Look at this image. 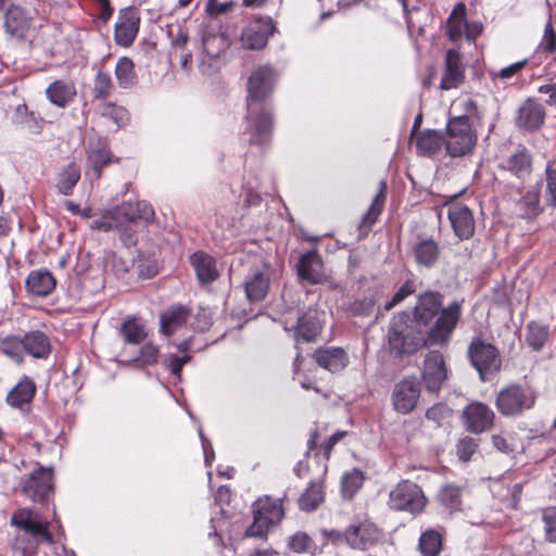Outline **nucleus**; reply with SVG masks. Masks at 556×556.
Listing matches in <instances>:
<instances>
[{
    "label": "nucleus",
    "mask_w": 556,
    "mask_h": 556,
    "mask_svg": "<svg viewBox=\"0 0 556 556\" xmlns=\"http://www.w3.org/2000/svg\"><path fill=\"white\" fill-rule=\"evenodd\" d=\"M464 300H454L434 324L425 327L407 312L395 314L388 329L390 353L403 357L412 355L424 346L447 345L463 315Z\"/></svg>",
    "instance_id": "f257e3e1"
},
{
    "label": "nucleus",
    "mask_w": 556,
    "mask_h": 556,
    "mask_svg": "<svg viewBox=\"0 0 556 556\" xmlns=\"http://www.w3.org/2000/svg\"><path fill=\"white\" fill-rule=\"evenodd\" d=\"M276 84L275 71L267 65L257 67L248 81L247 118L250 144H266L271 137L274 127L273 108L265 102L273 93Z\"/></svg>",
    "instance_id": "f03ea898"
},
{
    "label": "nucleus",
    "mask_w": 556,
    "mask_h": 556,
    "mask_svg": "<svg viewBox=\"0 0 556 556\" xmlns=\"http://www.w3.org/2000/svg\"><path fill=\"white\" fill-rule=\"evenodd\" d=\"M51 353L52 343L49 336L38 329L0 338V354L17 366L25 363V355L47 359Z\"/></svg>",
    "instance_id": "7ed1b4c3"
},
{
    "label": "nucleus",
    "mask_w": 556,
    "mask_h": 556,
    "mask_svg": "<svg viewBox=\"0 0 556 556\" xmlns=\"http://www.w3.org/2000/svg\"><path fill=\"white\" fill-rule=\"evenodd\" d=\"M539 391L528 381L509 382L495 395L494 405L498 414L506 418H517L536 405Z\"/></svg>",
    "instance_id": "20e7f679"
},
{
    "label": "nucleus",
    "mask_w": 556,
    "mask_h": 556,
    "mask_svg": "<svg viewBox=\"0 0 556 556\" xmlns=\"http://www.w3.org/2000/svg\"><path fill=\"white\" fill-rule=\"evenodd\" d=\"M285 496L274 498L269 495L260 496L252 504L253 522L245 530V536L267 538L269 530L281 523L286 516Z\"/></svg>",
    "instance_id": "39448f33"
},
{
    "label": "nucleus",
    "mask_w": 556,
    "mask_h": 556,
    "mask_svg": "<svg viewBox=\"0 0 556 556\" xmlns=\"http://www.w3.org/2000/svg\"><path fill=\"white\" fill-rule=\"evenodd\" d=\"M428 498L422 488L409 479L399 481L390 491L388 506L393 511L417 516L425 511Z\"/></svg>",
    "instance_id": "423d86ee"
},
{
    "label": "nucleus",
    "mask_w": 556,
    "mask_h": 556,
    "mask_svg": "<svg viewBox=\"0 0 556 556\" xmlns=\"http://www.w3.org/2000/svg\"><path fill=\"white\" fill-rule=\"evenodd\" d=\"M476 142L477 135L467 115L456 116L448 121L444 147L450 156L460 157L471 153Z\"/></svg>",
    "instance_id": "0eeeda50"
},
{
    "label": "nucleus",
    "mask_w": 556,
    "mask_h": 556,
    "mask_svg": "<svg viewBox=\"0 0 556 556\" xmlns=\"http://www.w3.org/2000/svg\"><path fill=\"white\" fill-rule=\"evenodd\" d=\"M84 218H92L90 222V229L98 231H110L112 229L126 228L131 223H137L139 219H144L146 223L154 217L155 211H101V215L97 217L91 214L92 211H74Z\"/></svg>",
    "instance_id": "6e6552de"
},
{
    "label": "nucleus",
    "mask_w": 556,
    "mask_h": 556,
    "mask_svg": "<svg viewBox=\"0 0 556 556\" xmlns=\"http://www.w3.org/2000/svg\"><path fill=\"white\" fill-rule=\"evenodd\" d=\"M467 354L471 366L478 371L482 381L489 380L501 370L502 358L498 349L483 341L481 337L472 338Z\"/></svg>",
    "instance_id": "1a4fd4ad"
},
{
    "label": "nucleus",
    "mask_w": 556,
    "mask_h": 556,
    "mask_svg": "<svg viewBox=\"0 0 556 556\" xmlns=\"http://www.w3.org/2000/svg\"><path fill=\"white\" fill-rule=\"evenodd\" d=\"M53 478L52 467L35 463L31 472L21 478V493L35 503H45L54 492Z\"/></svg>",
    "instance_id": "9d476101"
},
{
    "label": "nucleus",
    "mask_w": 556,
    "mask_h": 556,
    "mask_svg": "<svg viewBox=\"0 0 556 556\" xmlns=\"http://www.w3.org/2000/svg\"><path fill=\"white\" fill-rule=\"evenodd\" d=\"M11 525L29 538V548H36L42 543L53 544V534L49 523L41 521L38 514L29 508H20L12 514Z\"/></svg>",
    "instance_id": "9b49d317"
},
{
    "label": "nucleus",
    "mask_w": 556,
    "mask_h": 556,
    "mask_svg": "<svg viewBox=\"0 0 556 556\" xmlns=\"http://www.w3.org/2000/svg\"><path fill=\"white\" fill-rule=\"evenodd\" d=\"M450 369L442 352L429 351L422 361L420 379L429 393L439 394L448 380Z\"/></svg>",
    "instance_id": "f8f14e48"
},
{
    "label": "nucleus",
    "mask_w": 556,
    "mask_h": 556,
    "mask_svg": "<svg viewBox=\"0 0 556 556\" xmlns=\"http://www.w3.org/2000/svg\"><path fill=\"white\" fill-rule=\"evenodd\" d=\"M421 396V382L415 375L399 380L391 392L392 408L401 415H408L418 406Z\"/></svg>",
    "instance_id": "ddd939ff"
},
{
    "label": "nucleus",
    "mask_w": 556,
    "mask_h": 556,
    "mask_svg": "<svg viewBox=\"0 0 556 556\" xmlns=\"http://www.w3.org/2000/svg\"><path fill=\"white\" fill-rule=\"evenodd\" d=\"M383 539V531L375 522L364 519L345 528V544L356 551H368Z\"/></svg>",
    "instance_id": "4468645a"
},
{
    "label": "nucleus",
    "mask_w": 556,
    "mask_h": 556,
    "mask_svg": "<svg viewBox=\"0 0 556 556\" xmlns=\"http://www.w3.org/2000/svg\"><path fill=\"white\" fill-rule=\"evenodd\" d=\"M444 295L434 290H427L417 296L412 315L425 328H430L446 309L443 307Z\"/></svg>",
    "instance_id": "2eb2a0df"
},
{
    "label": "nucleus",
    "mask_w": 556,
    "mask_h": 556,
    "mask_svg": "<svg viewBox=\"0 0 556 556\" xmlns=\"http://www.w3.org/2000/svg\"><path fill=\"white\" fill-rule=\"evenodd\" d=\"M495 413L483 402L469 403L460 415L465 429L471 433L480 434L491 430L495 421Z\"/></svg>",
    "instance_id": "dca6fc26"
},
{
    "label": "nucleus",
    "mask_w": 556,
    "mask_h": 556,
    "mask_svg": "<svg viewBox=\"0 0 556 556\" xmlns=\"http://www.w3.org/2000/svg\"><path fill=\"white\" fill-rule=\"evenodd\" d=\"M465 80V65L458 50L450 49L445 53L444 72L440 81L442 90L458 88Z\"/></svg>",
    "instance_id": "f3484780"
},
{
    "label": "nucleus",
    "mask_w": 556,
    "mask_h": 556,
    "mask_svg": "<svg viewBox=\"0 0 556 556\" xmlns=\"http://www.w3.org/2000/svg\"><path fill=\"white\" fill-rule=\"evenodd\" d=\"M296 273L301 280L309 285H319L324 281V262L317 249L301 255L296 264Z\"/></svg>",
    "instance_id": "a211bd4d"
},
{
    "label": "nucleus",
    "mask_w": 556,
    "mask_h": 556,
    "mask_svg": "<svg viewBox=\"0 0 556 556\" xmlns=\"http://www.w3.org/2000/svg\"><path fill=\"white\" fill-rule=\"evenodd\" d=\"M275 31L271 18L260 20L248 25L241 34L242 46L251 50H260L266 46L268 37Z\"/></svg>",
    "instance_id": "6ab92c4d"
},
{
    "label": "nucleus",
    "mask_w": 556,
    "mask_h": 556,
    "mask_svg": "<svg viewBox=\"0 0 556 556\" xmlns=\"http://www.w3.org/2000/svg\"><path fill=\"white\" fill-rule=\"evenodd\" d=\"M323 323L315 308H307L303 312L293 327V336L296 342H314L321 333Z\"/></svg>",
    "instance_id": "aec40b11"
},
{
    "label": "nucleus",
    "mask_w": 556,
    "mask_h": 556,
    "mask_svg": "<svg viewBox=\"0 0 556 556\" xmlns=\"http://www.w3.org/2000/svg\"><path fill=\"white\" fill-rule=\"evenodd\" d=\"M197 280L200 286H207L219 278L216 260L204 251H195L189 256Z\"/></svg>",
    "instance_id": "412c9836"
},
{
    "label": "nucleus",
    "mask_w": 556,
    "mask_h": 556,
    "mask_svg": "<svg viewBox=\"0 0 556 556\" xmlns=\"http://www.w3.org/2000/svg\"><path fill=\"white\" fill-rule=\"evenodd\" d=\"M270 286L269 268H253L244 280V291L250 302L263 301Z\"/></svg>",
    "instance_id": "4be33fe9"
},
{
    "label": "nucleus",
    "mask_w": 556,
    "mask_h": 556,
    "mask_svg": "<svg viewBox=\"0 0 556 556\" xmlns=\"http://www.w3.org/2000/svg\"><path fill=\"white\" fill-rule=\"evenodd\" d=\"M312 357L319 367L330 372H338L349 364L348 353L344 349L338 346L318 348L314 351Z\"/></svg>",
    "instance_id": "5701e85b"
},
{
    "label": "nucleus",
    "mask_w": 556,
    "mask_h": 556,
    "mask_svg": "<svg viewBox=\"0 0 556 556\" xmlns=\"http://www.w3.org/2000/svg\"><path fill=\"white\" fill-rule=\"evenodd\" d=\"M465 486L455 482L442 484L437 494V503L448 514L454 515L464 509Z\"/></svg>",
    "instance_id": "b1692460"
},
{
    "label": "nucleus",
    "mask_w": 556,
    "mask_h": 556,
    "mask_svg": "<svg viewBox=\"0 0 556 556\" xmlns=\"http://www.w3.org/2000/svg\"><path fill=\"white\" fill-rule=\"evenodd\" d=\"M545 118L544 108L532 99L526 100L518 110L516 124L526 130L539 129Z\"/></svg>",
    "instance_id": "393cba45"
},
{
    "label": "nucleus",
    "mask_w": 556,
    "mask_h": 556,
    "mask_svg": "<svg viewBox=\"0 0 556 556\" xmlns=\"http://www.w3.org/2000/svg\"><path fill=\"white\" fill-rule=\"evenodd\" d=\"M31 26V17L20 5L12 4L4 15V27L12 37L24 38Z\"/></svg>",
    "instance_id": "a878e982"
},
{
    "label": "nucleus",
    "mask_w": 556,
    "mask_h": 556,
    "mask_svg": "<svg viewBox=\"0 0 556 556\" xmlns=\"http://www.w3.org/2000/svg\"><path fill=\"white\" fill-rule=\"evenodd\" d=\"M191 313L192 309L182 304L169 306L160 315L161 331L167 337L173 336L178 328L187 324Z\"/></svg>",
    "instance_id": "bb28decb"
},
{
    "label": "nucleus",
    "mask_w": 556,
    "mask_h": 556,
    "mask_svg": "<svg viewBox=\"0 0 556 556\" xmlns=\"http://www.w3.org/2000/svg\"><path fill=\"white\" fill-rule=\"evenodd\" d=\"M418 266L432 268L441 256V247L433 238H420L412 248Z\"/></svg>",
    "instance_id": "cd10ccee"
},
{
    "label": "nucleus",
    "mask_w": 556,
    "mask_h": 556,
    "mask_svg": "<svg viewBox=\"0 0 556 556\" xmlns=\"http://www.w3.org/2000/svg\"><path fill=\"white\" fill-rule=\"evenodd\" d=\"M35 381L24 375L18 382L8 392L5 402L13 408L22 409L26 404H29L36 394Z\"/></svg>",
    "instance_id": "c85d7f7f"
},
{
    "label": "nucleus",
    "mask_w": 556,
    "mask_h": 556,
    "mask_svg": "<svg viewBox=\"0 0 556 556\" xmlns=\"http://www.w3.org/2000/svg\"><path fill=\"white\" fill-rule=\"evenodd\" d=\"M445 528H428L420 533L418 540V551L421 556H440L443 551Z\"/></svg>",
    "instance_id": "c756f323"
},
{
    "label": "nucleus",
    "mask_w": 556,
    "mask_h": 556,
    "mask_svg": "<svg viewBox=\"0 0 556 556\" xmlns=\"http://www.w3.org/2000/svg\"><path fill=\"white\" fill-rule=\"evenodd\" d=\"M26 290L36 296H47L56 287V279L48 269L31 270L25 281Z\"/></svg>",
    "instance_id": "7c9ffc66"
},
{
    "label": "nucleus",
    "mask_w": 556,
    "mask_h": 556,
    "mask_svg": "<svg viewBox=\"0 0 556 556\" xmlns=\"http://www.w3.org/2000/svg\"><path fill=\"white\" fill-rule=\"evenodd\" d=\"M139 17L131 10L125 11L119 15L115 25V40L118 45L130 46L139 30Z\"/></svg>",
    "instance_id": "2f4dec72"
},
{
    "label": "nucleus",
    "mask_w": 556,
    "mask_h": 556,
    "mask_svg": "<svg viewBox=\"0 0 556 556\" xmlns=\"http://www.w3.org/2000/svg\"><path fill=\"white\" fill-rule=\"evenodd\" d=\"M348 434L346 431L340 430L333 433L325 443L318 445V440L320 438V433L318 428H314L309 432V438L307 440V451L305 453V458H308L312 452H315V456L323 454L326 460H329L331 457V453L333 447L338 442H340Z\"/></svg>",
    "instance_id": "473e14b6"
},
{
    "label": "nucleus",
    "mask_w": 556,
    "mask_h": 556,
    "mask_svg": "<svg viewBox=\"0 0 556 556\" xmlns=\"http://www.w3.org/2000/svg\"><path fill=\"white\" fill-rule=\"evenodd\" d=\"M418 154L432 156L441 151L444 146V137L438 130L426 129L416 135L413 139Z\"/></svg>",
    "instance_id": "72a5a7b5"
},
{
    "label": "nucleus",
    "mask_w": 556,
    "mask_h": 556,
    "mask_svg": "<svg viewBox=\"0 0 556 556\" xmlns=\"http://www.w3.org/2000/svg\"><path fill=\"white\" fill-rule=\"evenodd\" d=\"M325 501L324 480L312 481L300 495L298 505L300 510L311 513L316 510Z\"/></svg>",
    "instance_id": "f704fd0d"
},
{
    "label": "nucleus",
    "mask_w": 556,
    "mask_h": 556,
    "mask_svg": "<svg viewBox=\"0 0 556 556\" xmlns=\"http://www.w3.org/2000/svg\"><path fill=\"white\" fill-rule=\"evenodd\" d=\"M47 98L59 108H65L76 96L75 85L71 81L55 80L46 89Z\"/></svg>",
    "instance_id": "c9c22d12"
},
{
    "label": "nucleus",
    "mask_w": 556,
    "mask_h": 556,
    "mask_svg": "<svg viewBox=\"0 0 556 556\" xmlns=\"http://www.w3.org/2000/svg\"><path fill=\"white\" fill-rule=\"evenodd\" d=\"M448 219L455 235L460 239H469L475 232V219L471 211H448Z\"/></svg>",
    "instance_id": "e433bc0d"
},
{
    "label": "nucleus",
    "mask_w": 556,
    "mask_h": 556,
    "mask_svg": "<svg viewBox=\"0 0 556 556\" xmlns=\"http://www.w3.org/2000/svg\"><path fill=\"white\" fill-rule=\"evenodd\" d=\"M112 160L113 156L111 151L101 141L89 146L88 164L92 168L96 178L99 179L101 177L102 168L109 165Z\"/></svg>",
    "instance_id": "4c0bfd02"
},
{
    "label": "nucleus",
    "mask_w": 556,
    "mask_h": 556,
    "mask_svg": "<svg viewBox=\"0 0 556 556\" xmlns=\"http://www.w3.org/2000/svg\"><path fill=\"white\" fill-rule=\"evenodd\" d=\"M287 548L294 554L316 556L319 553L315 540L304 531H296L288 538Z\"/></svg>",
    "instance_id": "58836bf2"
},
{
    "label": "nucleus",
    "mask_w": 556,
    "mask_h": 556,
    "mask_svg": "<svg viewBox=\"0 0 556 556\" xmlns=\"http://www.w3.org/2000/svg\"><path fill=\"white\" fill-rule=\"evenodd\" d=\"M549 338V327L539 321H530L526 327V342L535 352L541 351Z\"/></svg>",
    "instance_id": "ea45409f"
},
{
    "label": "nucleus",
    "mask_w": 556,
    "mask_h": 556,
    "mask_svg": "<svg viewBox=\"0 0 556 556\" xmlns=\"http://www.w3.org/2000/svg\"><path fill=\"white\" fill-rule=\"evenodd\" d=\"M115 76L122 88L134 87L137 84L134 62L127 56L121 58L115 66Z\"/></svg>",
    "instance_id": "a19ab883"
},
{
    "label": "nucleus",
    "mask_w": 556,
    "mask_h": 556,
    "mask_svg": "<svg viewBox=\"0 0 556 556\" xmlns=\"http://www.w3.org/2000/svg\"><path fill=\"white\" fill-rule=\"evenodd\" d=\"M364 480V473L359 469L354 468L353 470L344 473L341 479V493L343 498L352 500L362 489Z\"/></svg>",
    "instance_id": "79ce46f5"
},
{
    "label": "nucleus",
    "mask_w": 556,
    "mask_h": 556,
    "mask_svg": "<svg viewBox=\"0 0 556 556\" xmlns=\"http://www.w3.org/2000/svg\"><path fill=\"white\" fill-rule=\"evenodd\" d=\"M504 167L519 178H523L531 172V159L525 151H517L510 155Z\"/></svg>",
    "instance_id": "37998d69"
},
{
    "label": "nucleus",
    "mask_w": 556,
    "mask_h": 556,
    "mask_svg": "<svg viewBox=\"0 0 556 556\" xmlns=\"http://www.w3.org/2000/svg\"><path fill=\"white\" fill-rule=\"evenodd\" d=\"M465 12V4L459 2L458 4L455 5L454 10L452 11L451 15L447 18L446 28L448 37L452 40H457L463 35V27L466 24Z\"/></svg>",
    "instance_id": "c03bdc74"
},
{
    "label": "nucleus",
    "mask_w": 556,
    "mask_h": 556,
    "mask_svg": "<svg viewBox=\"0 0 556 556\" xmlns=\"http://www.w3.org/2000/svg\"><path fill=\"white\" fill-rule=\"evenodd\" d=\"M99 112L102 117L113 121L117 128L124 127L129 122L128 111L124 106L116 105L113 102L101 104Z\"/></svg>",
    "instance_id": "a18cd8bd"
},
{
    "label": "nucleus",
    "mask_w": 556,
    "mask_h": 556,
    "mask_svg": "<svg viewBox=\"0 0 556 556\" xmlns=\"http://www.w3.org/2000/svg\"><path fill=\"white\" fill-rule=\"evenodd\" d=\"M121 334L124 341L130 344H139L147 337L144 327L136 318H128L123 323Z\"/></svg>",
    "instance_id": "49530a36"
},
{
    "label": "nucleus",
    "mask_w": 556,
    "mask_h": 556,
    "mask_svg": "<svg viewBox=\"0 0 556 556\" xmlns=\"http://www.w3.org/2000/svg\"><path fill=\"white\" fill-rule=\"evenodd\" d=\"M114 90V84L109 73L98 71L92 87L93 98L97 100L108 99Z\"/></svg>",
    "instance_id": "de8ad7c7"
},
{
    "label": "nucleus",
    "mask_w": 556,
    "mask_h": 556,
    "mask_svg": "<svg viewBox=\"0 0 556 556\" xmlns=\"http://www.w3.org/2000/svg\"><path fill=\"white\" fill-rule=\"evenodd\" d=\"M80 178V170L74 163L68 164L60 174L58 188L61 193L68 194Z\"/></svg>",
    "instance_id": "09e8293b"
},
{
    "label": "nucleus",
    "mask_w": 556,
    "mask_h": 556,
    "mask_svg": "<svg viewBox=\"0 0 556 556\" xmlns=\"http://www.w3.org/2000/svg\"><path fill=\"white\" fill-rule=\"evenodd\" d=\"M160 351L151 342L144 343L139 351V355L132 359V363L140 368L153 366L159 362Z\"/></svg>",
    "instance_id": "8fccbe9b"
},
{
    "label": "nucleus",
    "mask_w": 556,
    "mask_h": 556,
    "mask_svg": "<svg viewBox=\"0 0 556 556\" xmlns=\"http://www.w3.org/2000/svg\"><path fill=\"white\" fill-rule=\"evenodd\" d=\"M203 51L210 58L216 59L227 47L226 38L223 35H207L203 37Z\"/></svg>",
    "instance_id": "3c124183"
},
{
    "label": "nucleus",
    "mask_w": 556,
    "mask_h": 556,
    "mask_svg": "<svg viewBox=\"0 0 556 556\" xmlns=\"http://www.w3.org/2000/svg\"><path fill=\"white\" fill-rule=\"evenodd\" d=\"M134 266L142 279H150L159 274V264L154 257L141 255L135 261Z\"/></svg>",
    "instance_id": "603ef678"
},
{
    "label": "nucleus",
    "mask_w": 556,
    "mask_h": 556,
    "mask_svg": "<svg viewBox=\"0 0 556 556\" xmlns=\"http://www.w3.org/2000/svg\"><path fill=\"white\" fill-rule=\"evenodd\" d=\"M192 359L190 354L178 356L176 354H167L163 361L164 366L175 376L178 380L181 379L184 366Z\"/></svg>",
    "instance_id": "864d4df0"
},
{
    "label": "nucleus",
    "mask_w": 556,
    "mask_h": 556,
    "mask_svg": "<svg viewBox=\"0 0 556 556\" xmlns=\"http://www.w3.org/2000/svg\"><path fill=\"white\" fill-rule=\"evenodd\" d=\"M542 521L544 525L545 540L556 543V507L549 506L543 509Z\"/></svg>",
    "instance_id": "5fc2aeb1"
},
{
    "label": "nucleus",
    "mask_w": 556,
    "mask_h": 556,
    "mask_svg": "<svg viewBox=\"0 0 556 556\" xmlns=\"http://www.w3.org/2000/svg\"><path fill=\"white\" fill-rule=\"evenodd\" d=\"M416 292V285L413 280H406L399 290L393 294L392 299L384 304L386 311H391L396 305L402 303L406 298Z\"/></svg>",
    "instance_id": "6e6d98bb"
},
{
    "label": "nucleus",
    "mask_w": 556,
    "mask_h": 556,
    "mask_svg": "<svg viewBox=\"0 0 556 556\" xmlns=\"http://www.w3.org/2000/svg\"><path fill=\"white\" fill-rule=\"evenodd\" d=\"M479 446L478 440L471 437H464L459 439L456 444L457 456L462 462H468L472 455L476 453Z\"/></svg>",
    "instance_id": "4d7b16f0"
},
{
    "label": "nucleus",
    "mask_w": 556,
    "mask_h": 556,
    "mask_svg": "<svg viewBox=\"0 0 556 556\" xmlns=\"http://www.w3.org/2000/svg\"><path fill=\"white\" fill-rule=\"evenodd\" d=\"M546 191L545 202L546 205L556 206V167L553 168L551 165L546 167Z\"/></svg>",
    "instance_id": "13d9d810"
},
{
    "label": "nucleus",
    "mask_w": 556,
    "mask_h": 556,
    "mask_svg": "<svg viewBox=\"0 0 556 556\" xmlns=\"http://www.w3.org/2000/svg\"><path fill=\"white\" fill-rule=\"evenodd\" d=\"M374 306L375 300L371 296H365L354 301L350 306V311L354 316L366 317L372 313Z\"/></svg>",
    "instance_id": "bf43d9fd"
},
{
    "label": "nucleus",
    "mask_w": 556,
    "mask_h": 556,
    "mask_svg": "<svg viewBox=\"0 0 556 556\" xmlns=\"http://www.w3.org/2000/svg\"><path fill=\"white\" fill-rule=\"evenodd\" d=\"M168 36L170 38L172 48L182 49L188 42V33L180 26L173 27L168 30Z\"/></svg>",
    "instance_id": "052dcab7"
},
{
    "label": "nucleus",
    "mask_w": 556,
    "mask_h": 556,
    "mask_svg": "<svg viewBox=\"0 0 556 556\" xmlns=\"http://www.w3.org/2000/svg\"><path fill=\"white\" fill-rule=\"evenodd\" d=\"M541 49L549 53L556 51V31L554 30L551 22L545 26Z\"/></svg>",
    "instance_id": "680f3d73"
},
{
    "label": "nucleus",
    "mask_w": 556,
    "mask_h": 556,
    "mask_svg": "<svg viewBox=\"0 0 556 556\" xmlns=\"http://www.w3.org/2000/svg\"><path fill=\"white\" fill-rule=\"evenodd\" d=\"M448 416V408L445 404L437 403L426 412V417L429 420L440 422Z\"/></svg>",
    "instance_id": "e2e57ef3"
},
{
    "label": "nucleus",
    "mask_w": 556,
    "mask_h": 556,
    "mask_svg": "<svg viewBox=\"0 0 556 556\" xmlns=\"http://www.w3.org/2000/svg\"><path fill=\"white\" fill-rule=\"evenodd\" d=\"M528 64V60L525 59L522 61L510 64L506 67L500 70L498 73L494 74L495 77H500L501 79H509L518 72H520Z\"/></svg>",
    "instance_id": "0e129e2a"
},
{
    "label": "nucleus",
    "mask_w": 556,
    "mask_h": 556,
    "mask_svg": "<svg viewBox=\"0 0 556 556\" xmlns=\"http://www.w3.org/2000/svg\"><path fill=\"white\" fill-rule=\"evenodd\" d=\"M295 376L299 380V383L300 386L304 389V390H313L314 392L318 393V394H323V390L321 388H319L318 386V382L317 380L315 379V377H311L308 375H302L301 372L296 371L295 372Z\"/></svg>",
    "instance_id": "69168bd1"
},
{
    "label": "nucleus",
    "mask_w": 556,
    "mask_h": 556,
    "mask_svg": "<svg viewBox=\"0 0 556 556\" xmlns=\"http://www.w3.org/2000/svg\"><path fill=\"white\" fill-rule=\"evenodd\" d=\"M381 211H367L359 224V231L367 235L380 216Z\"/></svg>",
    "instance_id": "338daca9"
},
{
    "label": "nucleus",
    "mask_w": 556,
    "mask_h": 556,
    "mask_svg": "<svg viewBox=\"0 0 556 556\" xmlns=\"http://www.w3.org/2000/svg\"><path fill=\"white\" fill-rule=\"evenodd\" d=\"M320 534L327 542L332 543L333 545H339L342 542H345V530L343 532L337 529H321Z\"/></svg>",
    "instance_id": "774afa93"
}]
</instances>
